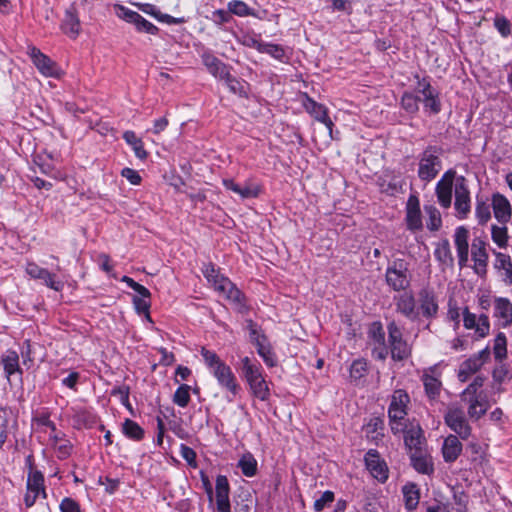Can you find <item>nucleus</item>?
<instances>
[{"mask_svg": "<svg viewBox=\"0 0 512 512\" xmlns=\"http://www.w3.org/2000/svg\"><path fill=\"white\" fill-rule=\"evenodd\" d=\"M241 364L242 376L248 383L251 394L261 401L269 400L270 389L263 376L260 363L256 360L252 361L246 356L241 359Z\"/></svg>", "mask_w": 512, "mask_h": 512, "instance_id": "nucleus-1", "label": "nucleus"}, {"mask_svg": "<svg viewBox=\"0 0 512 512\" xmlns=\"http://www.w3.org/2000/svg\"><path fill=\"white\" fill-rule=\"evenodd\" d=\"M409 266V262L401 258L394 259L388 264L385 281L393 291H406L411 286L413 276Z\"/></svg>", "mask_w": 512, "mask_h": 512, "instance_id": "nucleus-2", "label": "nucleus"}, {"mask_svg": "<svg viewBox=\"0 0 512 512\" xmlns=\"http://www.w3.org/2000/svg\"><path fill=\"white\" fill-rule=\"evenodd\" d=\"M440 148L428 146L419 155L418 177L424 182L432 181L441 170Z\"/></svg>", "mask_w": 512, "mask_h": 512, "instance_id": "nucleus-3", "label": "nucleus"}, {"mask_svg": "<svg viewBox=\"0 0 512 512\" xmlns=\"http://www.w3.org/2000/svg\"><path fill=\"white\" fill-rule=\"evenodd\" d=\"M388 330V349L391 358L394 361H403L410 357L411 347L403 338L402 331L395 321H391L387 325Z\"/></svg>", "mask_w": 512, "mask_h": 512, "instance_id": "nucleus-4", "label": "nucleus"}, {"mask_svg": "<svg viewBox=\"0 0 512 512\" xmlns=\"http://www.w3.org/2000/svg\"><path fill=\"white\" fill-rule=\"evenodd\" d=\"M367 337L372 357L376 360L384 361L389 354V349L386 344L382 323L379 321L372 322L368 327Z\"/></svg>", "mask_w": 512, "mask_h": 512, "instance_id": "nucleus-5", "label": "nucleus"}, {"mask_svg": "<svg viewBox=\"0 0 512 512\" xmlns=\"http://www.w3.org/2000/svg\"><path fill=\"white\" fill-rule=\"evenodd\" d=\"M418 89L417 92L422 95L421 102L424 104V110L430 114H438L441 111V102L438 92L432 87L429 80L420 78L416 75Z\"/></svg>", "mask_w": 512, "mask_h": 512, "instance_id": "nucleus-6", "label": "nucleus"}, {"mask_svg": "<svg viewBox=\"0 0 512 512\" xmlns=\"http://www.w3.org/2000/svg\"><path fill=\"white\" fill-rule=\"evenodd\" d=\"M490 354V348L487 346L463 361L458 371V379L461 382H466L472 374L478 372L484 363L489 360Z\"/></svg>", "mask_w": 512, "mask_h": 512, "instance_id": "nucleus-7", "label": "nucleus"}, {"mask_svg": "<svg viewBox=\"0 0 512 512\" xmlns=\"http://www.w3.org/2000/svg\"><path fill=\"white\" fill-rule=\"evenodd\" d=\"M40 494L43 498L47 496L44 487V476L40 471H34L29 473L27 479V491L24 497L26 507H32Z\"/></svg>", "mask_w": 512, "mask_h": 512, "instance_id": "nucleus-8", "label": "nucleus"}, {"mask_svg": "<svg viewBox=\"0 0 512 512\" xmlns=\"http://www.w3.org/2000/svg\"><path fill=\"white\" fill-rule=\"evenodd\" d=\"M445 423L460 438L467 439L471 434L464 412L459 408L450 409L445 415Z\"/></svg>", "mask_w": 512, "mask_h": 512, "instance_id": "nucleus-9", "label": "nucleus"}, {"mask_svg": "<svg viewBox=\"0 0 512 512\" xmlns=\"http://www.w3.org/2000/svg\"><path fill=\"white\" fill-rule=\"evenodd\" d=\"M365 465L371 475L378 481L384 483L388 479V467L386 462L381 459L380 454L375 449H370L364 457Z\"/></svg>", "mask_w": 512, "mask_h": 512, "instance_id": "nucleus-10", "label": "nucleus"}, {"mask_svg": "<svg viewBox=\"0 0 512 512\" xmlns=\"http://www.w3.org/2000/svg\"><path fill=\"white\" fill-rule=\"evenodd\" d=\"M463 324L468 330H474L479 338H484L489 334L490 322L486 314H480L478 317L476 314L471 313L468 307L463 310Z\"/></svg>", "mask_w": 512, "mask_h": 512, "instance_id": "nucleus-11", "label": "nucleus"}, {"mask_svg": "<svg viewBox=\"0 0 512 512\" xmlns=\"http://www.w3.org/2000/svg\"><path fill=\"white\" fill-rule=\"evenodd\" d=\"M409 402L410 397L405 390H395L388 408L389 421L404 420Z\"/></svg>", "mask_w": 512, "mask_h": 512, "instance_id": "nucleus-12", "label": "nucleus"}, {"mask_svg": "<svg viewBox=\"0 0 512 512\" xmlns=\"http://www.w3.org/2000/svg\"><path fill=\"white\" fill-rule=\"evenodd\" d=\"M119 10V17L128 23L134 24L138 32H144L151 35H156L158 33V27H156L153 23L146 20L138 12L130 10L123 6H120Z\"/></svg>", "mask_w": 512, "mask_h": 512, "instance_id": "nucleus-13", "label": "nucleus"}, {"mask_svg": "<svg viewBox=\"0 0 512 512\" xmlns=\"http://www.w3.org/2000/svg\"><path fill=\"white\" fill-rule=\"evenodd\" d=\"M211 372L217 379L218 384L227 389L233 396L239 392L240 385L237 383L232 369L226 363L220 364Z\"/></svg>", "mask_w": 512, "mask_h": 512, "instance_id": "nucleus-14", "label": "nucleus"}, {"mask_svg": "<svg viewBox=\"0 0 512 512\" xmlns=\"http://www.w3.org/2000/svg\"><path fill=\"white\" fill-rule=\"evenodd\" d=\"M405 221L410 231L415 232L423 228L420 203L416 195H410L407 200Z\"/></svg>", "mask_w": 512, "mask_h": 512, "instance_id": "nucleus-15", "label": "nucleus"}, {"mask_svg": "<svg viewBox=\"0 0 512 512\" xmlns=\"http://www.w3.org/2000/svg\"><path fill=\"white\" fill-rule=\"evenodd\" d=\"M468 404V415L471 419L479 420L489 409V401L487 394L480 390L478 395L467 396L462 398Z\"/></svg>", "mask_w": 512, "mask_h": 512, "instance_id": "nucleus-16", "label": "nucleus"}, {"mask_svg": "<svg viewBox=\"0 0 512 512\" xmlns=\"http://www.w3.org/2000/svg\"><path fill=\"white\" fill-rule=\"evenodd\" d=\"M419 305L422 315L427 319H432L437 316L438 302L433 289L424 287L419 291Z\"/></svg>", "mask_w": 512, "mask_h": 512, "instance_id": "nucleus-17", "label": "nucleus"}, {"mask_svg": "<svg viewBox=\"0 0 512 512\" xmlns=\"http://www.w3.org/2000/svg\"><path fill=\"white\" fill-rule=\"evenodd\" d=\"M485 246V242L480 238L473 240L472 259L475 263L474 271L480 277H484L487 273L488 253Z\"/></svg>", "mask_w": 512, "mask_h": 512, "instance_id": "nucleus-18", "label": "nucleus"}, {"mask_svg": "<svg viewBox=\"0 0 512 512\" xmlns=\"http://www.w3.org/2000/svg\"><path fill=\"white\" fill-rule=\"evenodd\" d=\"M218 283L217 291L223 293L228 300L232 301L239 312H244L246 309L244 294L228 278H222Z\"/></svg>", "mask_w": 512, "mask_h": 512, "instance_id": "nucleus-19", "label": "nucleus"}, {"mask_svg": "<svg viewBox=\"0 0 512 512\" xmlns=\"http://www.w3.org/2000/svg\"><path fill=\"white\" fill-rule=\"evenodd\" d=\"M30 55L33 63L43 75L49 77H57L59 75L57 64L48 56L44 55L39 49L33 47Z\"/></svg>", "mask_w": 512, "mask_h": 512, "instance_id": "nucleus-20", "label": "nucleus"}, {"mask_svg": "<svg viewBox=\"0 0 512 512\" xmlns=\"http://www.w3.org/2000/svg\"><path fill=\"white\" fill-rule=\"evenodd\" d=\"M426 443L424 431L419 424H411L404 431V444L409 450V454L413 451L423 450L422 446Z\"/></svg>", "mask_w": 512, "mask_h": 512, "instance_id": "nucleus-21", "label": "nucleus"}, {"mask_svg": "<svg viewBox=\"0 0 512 512\" xmlns=\"http://www.w3.org/2000/svg\"><path fill=\"white\" fill-rule=\"evenodd\" d=\"M303 106L315 120L323 123L330 133L332 132L333 122L329 118L328 110L323 104L317 103L306 95L305 100L303 101Z\"/></svg>", "mask_w": 512, "mask_h": 512, "instance_id": "nucleus-22", "label": "nucleus"}, {"mask_svg": "<svg viewBox=\"0 0 512 512\" xmlns=\"http://www.w3.org/2000/svg\"><path fill=\"white\" fill-rule=\"evenodd\" d=\"M215 489L217 512H230V486L226 476H217Z\"/></svg>", "mask_w": 512, "mask_h": 512, "instance_id": "nucleus-23", "label": "nucleus"}, {"mask_svg": "<svg viewBox=\"0 0 512 512\" xmlns=\"http://www.w3.org/2000/svg\"><path fill=\"white\" fill-rule=\"evenodd\" d=\"M492 208L495 218L502 224H506L511 220L512 207L509 200L500 193L492 196Z\"/></svg>", "mask_w": 512, "mask_h": 512, "instance_id": "nucleus-24", "label": "nucleus"}, {"mask_svg": "<svg viewBox=\"0 0 512 512\" xmlns=\"http://www.w3.org/2000/svg\"><path fill=\"white\" fill-rule=\"evenodd\" d=\"M61 29L71 38H76L79 35L81 24L78 17V10L75 7V4H71V6L65 11Z\"/></svg>", "mask_w": 512, "mask_h": 512, "instance_id": "nucleus-25", "label": "nucleus"}, {"mask_svg": "<svg viewBox=\"0 0 512 512\" xmlns=\"http://www.w3.org/2000/svg\"><path fill=\"white\" fill-rule=\"evenodd\" d=\"M412 467L421 474L430 475L434 465L430 455L424 450L413 451L409 454Z\"/></svg>", "mask_w": 512, "mask_h": 512, "instance_id": "nucleus-26", "label": "nucleus"}, {"mask_svg": "<svg viewBox=\"0 0 512 512\" xmlns=\"http://www.w3.org/2000/svg\"><path fill=\"white\" fill-rule=\"evenodd\" d=\"M1 364L8 380L16 374L22 380L23 370L20 367L19 355L16 351L7 350L1 357Z\"/></svg>", "mask_w": 512, "mask_h": 512, "instance_id": "nucleus-27", "label": "nucleus"}, {"mask_svg": "<svg viewBox=\"0 0 512 512\" xmlns=\"http://www.w3.org/2000/svg\"><path fill=\"white\" fill-rule=\"evenodd\" d=\"M201 59L208 72L214 77L221 79L223 76H227L230 67L210 52L203 53Z\"/></svg>", "mask_w": 512, "mask_h": 512, "instance_id": "nucleus-28", "label": "nucleus"}, {"mask_svg": "<svg viewBox=\"0 0 512 512\" xmlns=\"http://www.w3.org/2000/svg\"><path fill=\"white\" fill-rule=\"evenodd\" d=\"M463 449V445L455 435H449L445 438L442 446L443 459L447 463L456 461Z\"/></svg>", "mask_w": 512, "mask_h": 512, "instance_id": "nucleus-29", "label": "nucleus"}, {"mask_svg": "<svg viewBox=\"0 0 512 512\" xmlns=\"http://www.w3.org/2000/svg\"><path fill=\"white\" fill-rule=\"evenodd\" d=\"M395 301L396 309L398 312L403 314L408 319H417L419 313L415 310V299L412 293L405 292L398 297H395Z\"/></svg>", "mask_w": 512, "mask_h": 512, "instance_id": "nucleus-30", "label": "nucleus"}, {"mask_svg": "<svg viewBox=\"0 0 512 512\" xmlns=\"http://www.w3.org/2000/svg\"><path fill=\"white\" fill-rule=\"evenodd\" d=\"M494 316L502 321L501 326L504 328L512 324V303L509 299L495 298Z\"/></svg>", "mask_w": 512, "mask_h": 512, "instance_id": "nucleus-31", "label": "nucleus"}, {"mask_svg": "<svg viewBox=\"0 0 512 512\" xmlns=\"http://www.w3.org/2000/svg\"><path fill=\"white\" fill-rule=\"evenodd\" d=\"M402 492L405 499L406 509L409 511L416 509L420 499V492L417 485L414 483H408L403 486Z\"/></svg>", "mask_w": 512, "mask_h": 512, "instance_id": "nucleus-32", "label": "nucleus"}, {"mask_svg": "<svg viewBox=\"0 0 512 512\" xmlns=\"http://www.w3.org/2000/svg\"><path fill=\"white\" fill-rule=\"evenodd\" d=\"M123 139L126 141L127 144H129L132 147L137 158L141 160L147 158L148 153L144 149L143 141L136 136L135 132L130 130L125 131L123 134Z\"/></svg>", "mask_w": 512, "mask_h": 512, "instance_id": "nucleus-33", "label": "nucleus"}, {"mask_svg": "<svg viewBox=\"0 0 512 512\" xmlns=\"http://www.w3.org/2000/svg\"><path fill=\"white\" fill-rule=\"evenodd\" d=\"M422 381L427 397L433 401L436 400L440 394L442 383L436 377L429 374L422 376Z\"/></svg>", "mask_w": 512, "mask_h": 512, "instance_id": "nucleus-34", "label": "nucleus"}, {"mask_svg": "<svg viewBox=\"0 0 512 512\" xmlns=\"http://www.w3.org/2000/svg\"><path fill=\"white\" fill-rule=\"evenodd\" d=\"M421 97L413 94L412 92L405 91L400 100V106L410 115H415L419 111V103Z\"/></svg>", "mask_w": 512, "mask_h": 512, "instance_id": "nucleus-35", "label": "nucleus"}, {"mask_svg": "<svg viewBox=\"0 0 512 512\" xmlns=\"http://www.w3.org/2000/svg\"><path fill=\"white\" fill-rule=\"evenodd\" d=\"M439 204L443 208H449L452 202V186L451 183L438 181L435 189Z\"/></svg>", "mask_w": 512, "mask_h": 512, "instance_id": "nucleus-36", "label": "nucleus"}, {"mask_svg": "<svg viewBox=\"0 0 512 512\" xmlns=\"http://www.w3.org/2000/svg\"><path fill=\"white\" fill-rule=\"evenodd\" d=\"M384 421L380 417H372L364 426L366 436L372 440H379L383 437Z\"/></svg>", "mask_w": 512, "mask_h": 512, "instance_id": "nucleus-37", "label": "nucleus"}, {"mask_svg": "<svg viewBox=\"0 0 512 512\" xmlns=\"http://www.w3.org/2000/svg\"><path fill=\"white\" fill-rule=\"evenodd\" d=\"M435 258L446 266H452L454 262V258L450 249L449 241L443 240L440 244L437 245L434 251Z\"/></svg>", "mask_w": 512, "mask_h": 512, "instance_id": "nucleus-38", "label": "nucleus"}, {"mask_svg": "<svg viewBox=\"0 0 512 512\" xmlns=\"http://www.w3.org/2000/svg\"><path fill=\"white\" fill-rule=\"evenodd\" d=\"M238 467L246 477H253L257 473V461L251 453H246L240 458Z\"/></svg>", "mask_w": 512, "mask_h": 512, "instance_id": "nucleus-39", "label": "nucleus"}, {"mask_svg": "<svg viewBox=\"0 0 512 512\" xmlns=\"http://www.w3.org/2000/svg\"><path fill=\"white\" fill-rule=\"evenodd\" d=\"M122 430L125 436L134 440L140 441L144 437V430L138 423L131 419H126L122 425Z\"/></svg>", "mask_w": 512, "mask_h": 512, "instance_id": "nucleus-40", "label": "nucleus"}, {"mask_svg": "<svg viewBox=\"0 0 512 512\" xmlns=\"http://www.w3.org/2000/svg\"><path fill=\"white\" fill-rule=\"evenodd\" d=\"M493 354L499 362L507 357V338L503 332H499L494 339Z\"/></svg>", "mask_w": 512, "mask_h": 512, "instance_id": "nucleus-41", "label": "nucleus"}, {"mask_svg": "<svg viewBox=\"0 0 512 512\" xmlns=\"http://www.w3.org/2000/svg\"><path fill=\"white\" fill-rule=\"evenodd\" d=\"M424 210L428 215L427 228L430 231H438L442 226V219L439 210L434 205H425Z\"/></svg>", "mask_w": 512, "mask_h": 512, "instance_id": "nucleus-42", "label": "nucleus"}, {"mask_svg": "<svg viewBox=\"0 0 512 512\" xmlns=\"http://www.w3.org/2000/svg\"><path fill=\"white\" fill-rule=\"evenodd\" d=\"M266 338L263 341H259L254 345L257 348L258 354L262 357L265 364L269 367H274L276 365L275 355L271 350V347L266 344Z\"/></svg>", "mask_w": 512, "mask_h": 512, "instance_id": "nucleus-43", "label": "nucleus"}, {"mask_svg": "<svg viewBox=\"0 0 512 512\" xmlns=\"http://www.w3.org/2000/svg\"><path fill=\"white\" fill-rule=\"evenodd\" d=\"M491 237L493 242L499 248H506L508 246V230L506 226H497L492 225L491 227Z\"/></svg>", "mask_w": 512, "mask_h": 512, "instance_id": "nucleus-44", "label": "nucleus"}, {"mask_svg": "<svg viewBox=\"0 0 512 512\" xmlns=\"http://www.w3.org/2000/svg\"><path fill=\"white\" fill-rule=\"evenodd\" d=\"M475 215L480 225L486 224L491 218L490 205L484 200L477 199Z\"/></svg>", "mask_w": 512, "mask_h": 512, "instance_id": "nucleus-45", "label": "nucleus"}, {"mask_svg": "<svg viewBox=\"0 0 512 512\" xmlns=\"http://www.w3.org/2000/svg\"><path fill=\"white\" fill-rule=\"evenodd\" d=\"M10 411L6 407H0V449L8 438V423Z\"/></svg>", "mask_w": 512, "mask_h": 512, "instance_id": "nucleus-46", "label": "nucleus"}, {"mask_svg": "<svg viewBox=\"0 0 512 512\" xmlns=\"http://www.w3.org/2000/svg\"><path fill=\"white\" fill-rule=\"evenodd\" d=\"M470 203V197L455 196L454 207L457 212V217L459 219L467 218L471 209Z\"/></svg>", "mask_w": 512, "mask_h": 512, "instance_id": "nucleus-47", "label": "nucleus"}, {"mask_svg": "<svg viewBox=\"0 0 512 512\" xmlns=\"http://www.w3.org/2000/svg\"><path fill=\"white\" fill-rule=\"evenodd\" d=\"M190 389L186 384L179 386L174 393L173 402L180 407H186L190 402Z\"/></svg>", "mask_w": 512, "mask_h": 512, "instance_id": "nucleus-48", "label": "nucleus"}, {"mask_svg": "<svg viewBox=\"0 0 512 512\" xmlns=\"http://www.w3.org/2000/svg\"><path fill=\"white\" fill-rule=\"evenodd\" d=\"M228 9L231 14H235L240 17L244 16H252L254 15L253 9L248 7V5L240 0H234L228 4Z\"/></svg>", "mask_w": 512, "mask_h": 512, "instance_id": "nucleus-49", "label": "nucleus"}, {"mask_svg": "<svg viewBox=\"0 0 512 512\" xmlns=\"http://www.w3.org/2000/svg\"><path fill=\"white\" fill-rule=\"evenodd\" d=\"M221 80H224L229 90L240 96L245 95L246 91L243 83L231 75L230 70L227 72V76H223Z\"/></svg>", "mask_w": 512, "mask_h": 512, "instance_id": "nucleus-50", "label": "nucleus"}, {"mask_svg": "<svg viewBox=\"0 0 512 512\" xmlns=\"http://www.w3.org/2000/svg\"><path fill=\"white\" fill-rule=\"evenodd\" d=\"M149 299L150 298H140L139 296H134L133 304L138 314H144L146 319L152 322L149 312L151 306Z\"/></svg>", "mask_w": 512, "mask_h": 512, "instance_id": "nucleus-51", "label": "nucleus"}, {"mask_svg": "<svg viewBox=\"0 0 512 512\" xmlns=\"http://www.w3.org/2000/svg\"><path fill=\"white\" fill-rule=\"evenodd\" d=\"M202 272L206 279L213 283L214 288L218 290V281L222 278H225L224 276L219 275L218 271L215 269V266L212 263H206L204 264V267L202 269Z\"/></svg>", "mask_w": 512, "mask_h": 512, "instance_id": "nucleus-52", "label": "nucleus"}, {"mask_svg": "<svg viewBox=\"0 0 512 512\" xmlns=\"http://www.w3.org/2000/svg\"><path fill=\"white\" fill-rule=\"evenodd\" d=\"M201 355L205 364L211 369V371L214 370L215 367L224 363L215 352L210 351L204 347L201 349Z\"/></svg>", "mask_w": 512, "mask_h": 512, "instance_id": "nucleus-53", "label": "nucleus"}, {"mask_svg": "<svg viewBox=\"0 0 512 512\" xmlns=\"http://www.w3.org/2000/svg\"><path fill=\"white\" fill-rule=\"evenodd\" d=\"M259 51L267 53L275 59L282 60L285 57V51L282 46L278 44H265L261 45Z\"/></svg>", "mask_w": 512, "mask_h": 512, "instance_id": "nucleus-54", "label": "nucleus"}, {"mask_svg": "<svg viewBox=\"0 0 512 512\" xmlns=\"http://www.w3.org/2000/svg\"><path fill=\"white\" fill-rule=\"evenodd\" d=\"M367 372V363L365 360L358 359L353 361L350 367V376L354 379L362 378Z\"/></svg>", "mask_w": 512, "mask_h": 512, "instance_id": "nucleus-55", "label": "nucleus"}, {"mask_svg": "<svg viewBox=\"0 0 512 512\" xmlns=\"http://www.w3.org/2000/svg\"><path fill=\"white\" fill-rule=\"evenodd\" d=\"M485 378L482 376H476L474 380L467 386V388L462 392V398H467V396L478 395L479 389L482 388L484 384Z\"/></svg>", "mask_w": 512, "mask_h": 512, "instance_id": "nucleus-56", "label": "nucleus"}, {"mask_svg": "<svg viewBox=\"0 0 512 512\" xmlns=\"http://www.w3.org/2000/svg\"><path fill=\"white\" fill-rule=\"evenodd\" d=\"M494 26L502 37H508L511 34V23L504 16H497L494 19Z\"/></svg>", "mask_w": 512, "mask_h": 512, "instance_id": "nucleus-57", "label": "nucleus"}, {"mask_svg": "<svg viewBox=\"0 0 512 512\" xmlns=\"http://www.w3.org/2000/svg\"><path fill=\"white\" fill-rule=\"evenodd\" d=\"M334 501V493L332 491H325L321 497L314 502V509L317 512L322 511L325 507L329 506Z\"/></svg>", "mask_w": 512, "mask_h": 512, "instance_id": "nucleus-58", "label": "nucleus"}, {"mask_svg": "<svg viewBox=\"0 0 512 512\" xmlns=\"http://www.w3.org/2000/svg\"><path fill=\"white\" fill-rule=\"evenodd\" d=\"M494 255H495V268L498 269V270H506L510 267H512V261H511V257L507 254H504V253H501V252H496L494 251Z\"/></svg>", "mask_w": 512, "mask_h": 512, "instance_id": "nucleus-59", "label": "nucleus"}, {"mask_svg": "<svg viewBox=\"0 0 512 512\" xmlns=\"http://www.w3.org/2000/svg\"><path fill=\"white\" fill-rule=\"evenodd\" d=\"M468 237H469V231L464 226H460V227L456 228L455 235H454L455 246L456 247H461V246L468 247L469 246Z\"/></svg>", "mask_w": 512, "mask_h": 512, "instance_id": "nucleus-60", "label": "nucleus"}, {"mask_svg": "<svg viewBox=\"0 0 512 512\" xmlns=\"http://www.w3.org/2000/svg\"><path fill=\"white\" fill-rule=\"evenodd\" d=\"M246 323H247V329L249 331L250 341L253 344H255L259 341H263V339L266 338L265 335L259 333L257 324L253 320L249 319L246 321Z\"/></svg>", "mask_w": 512, "mask_h": 512, "instance_id": "nucleus-61", "label": "nucleus"}, {"mask_svg": "<svg viewBox=\"0 0 512 512\" xmlns=\"http://www.w3.org/2000/svg\"><path fill=\"white\" fill-rule=\"evenodd\" d=\"M180 454L190 466L196 467V452L191 447L181 444Z\"/></svg>", "mask_w": 512, "mask_h": 512, "instance_id": "nucleus-62", "label": "nucleus"}, {"mask_svg": "<svg viewBox=\"0 0 512 512\" xmlns=\"http://www.w3.org/2000/svg\"><path fill=\"white\" fill-rule=\"evenodd\" d=\"M455 196L470 197L467 180L464 176H459L456 179Z\"/></svg>", "mask_w": 512, "mask_h": 512, "instance_id": "nucleus-63", "label": "nucleus"}, {"mask_svg": "<svg viewBox=\"0 0 512 512\" xmlns=\"http://www.w3.org/2000/svg\"><path fill=\"white\" fill-rule=\"evenodd\" d=\"M61 512H81L80 505L70 497H65L60 503Z\"/></svg>", "mask_w": 512, "mask_h": 512, "instance_id": "nucleus-64", "label": "nucleus"}]
</instances>
